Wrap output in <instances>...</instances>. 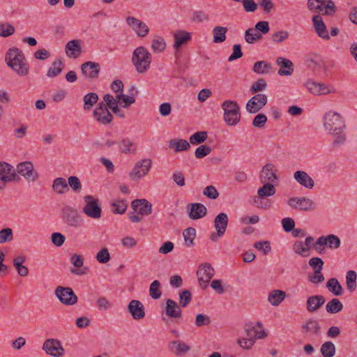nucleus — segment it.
<instances>
[{
	"mask_svg": "<svg viewBox=\"0 0 357 357\" xmlns=\"http://www.w3.org/2000/svg\"><path fill=\"white\" fill-rule=\"evenodd\" d=\"M323 125L327 133L333 138V146H339L347 139L344 118L337 112H327L323 116Z\"/></svg>",
	"mask_w": 357,
	"mask_h": 357,
	"instance_id": "f257e3e1",
	"label": "nucleus"
},
{
	"mask_svg": "<svg viewBox=\"0 0 357 357\" xmlns=\"http://www.w3.org/2000/svg\"><path fill=\"white\" fill-rule=\"evenodd\" d=\"M5 61L8 67L18 75L26 76L29 73V64L23 52L17 47L9 49L5 56Z\"/></svg>",
	"mask_w": 357,
	"mask_h": 357,
	"instance_id": "f03ea898",
	"label": "nucleus"
},
{
	"mask_svg": "<svg viewBox=\"0 0 357 357\" xmlns=\"http://www.w3.org/2000/svg\"><path fill=\"white\" fill-rule=\"evenodd\" d=\"M131 61L138 73H145L150 68L151 53L144 47H138L133 51Z\"/></svg>",
	"mask_w": 357,
	"mask_h": 357,
	"instance_id": "7ed1b4c3",
	"label": "nucleus"
},
{
	"mask_svg": "<svg viewBox=\"0 0 357 357\" xmlns=\"http://www.w3.org/2000/svg\"><path fill=\"white\" fill-rule=\"evenodd\" d=\"M61 218L68 226L73 228L80 227L84 220L79 211L69 205L64 206L61 210Z\"/></svg>",
	"mask_w": 357,
	"mask_h": 357,
	"instance_id": "20e7f679",
	"label": "nucleus"
},
{
	"mask_svg": "<svg viewBox=\"0 0 357 357\" xmlns=\"http://www.w3.org/2000/svg\"><path fill=\"white\" fill-rule=\"evenodd\" d=\"M224 110V120L230 126L236 125L241 120L240 108L234 100H225L222 104Z\"/></svg>",
	"mask_w": 357,
	"mask_h": 357,
	"instance_id": "39448f33",
	"label": "nucleus"
},
{
	"mask_svg": "<svg viewBox=\"0 0 357 357\" xmlns=\"http://www.w3.org/2000/svg\"><path fill=\"white\" fill-rule=\"evenodd\" d=\"M83 201L84 202L82 208L83 213L91 219H100L102 216V208L99 199L92 195H85Z\"/></svg>",
	"mask_w": 357,
	"mask_h": 357,
	"instance_id": "423d86ee",
	"label": "nucleus"
},
{
	"mask_svg": "<svg viewBox=\"0 0 357 357\" xmlns=\"http://www.w3.org/2000/svg\"><path fill=\"white\" fill-rule=\"evenodd\" d=\"M287 204L292 208L301 211H314L317 204L310 198L306 197H294L287 200Z\"/></svg>",
	"mask_w": 357,
	"mask_h": 357,
	"instance_id": "0eeeda50",
	"label": "nucleus"
},
{
	"mask_svg": "<svg viewBox=\"0 0 357 357\" xmlns=\"http://www.w3.org/2000/svg\"><path fill=\"white\" fill-rule=\"evenodd\" d=\"M215 275V270L209 263H204L201 264L197 271V275L200 287L202 289H206L210 280Z\"/></svg>",
	"mask_w": 357,
	"mask_h": 357,
	"instance_id": "6e6552de",
	"label": "nucleus"
},
{
	"mask_svg": "<svg viewBox=\"0 0 357 357\" xmlns=\"http://www.w3.org/2000/svg\"><path fill=\"white\" fill-rule=\"evenodd\" d=\"M42 349L47 355L53 357H62L65 353L61 342L58 339L54 338L45 340Z\"/></svg>",
	"mask_w": 357,
	"mask_h": 357,
	"instance_id": "1a4fd4ad",
	"label": "nucleus"
},
{
	"mask_svg": "<svg viewBox=\"0 0 357 357\" xmlns=\"http://www.w3.org/2000/svg\"><path fill=\"white\" fill-rule=\"evenodd\" d=\"M151 164L150 159H143L136 162L133 169L129 173L130 178L137 181L146 176L151 169Z\"/></svg>",
	"mask_w": 357,
	"mask_h": 357,
	"instance_id": "9d476101",
	"label": "nucleus"
},
{
	"mask_svg": "<svg viewBox=\"0 0 357 357\" xmlns=\"http://www.w3.org/2000/svg\"><path fill=\"white\" fill-rule=\"evenodd\" d=\"M55 295L59 301L66 305H73L77 302V296L70 287L59 286L55 289Z\"/></svg>",
	"mask_w": 357,
	"mask_h": 357,
	"instance_id": "9b49d317",
	"label": "nucleus"
},
{
	"mask_svg": "<svg viewBox=\"0 0 357 357\" xmlns=\"http://www.w3.org/2000/svg\"><path fill=\"white\" fill-rule=\"evenodd\" d=\"M15 171L29 182H34L39 177L38 173L34 170L33 165L30 161L19 163Z\"/></svg>",
	"mask_w": 357,
	"mask_h": 357,
	"instance_id": "f8f14e48",
	"label": "nucleus"
},
{
	"mask_svg": "<svg viewBox=\"0 0 357 357\" xmlns=\"http://www.w3.org/2000/svg\"><path fill=\"white\" fill-rule=\"evenodd\" d=\"M0 180L5 184L11 181L18 182L20 181V177L11 165L6 162H0Z\"/></svg>",
	"mask_w": 357,
	"mask_h": 357,
	"instance_id": "ddd939ff",
	"label": "nucleus"
},
{
	"mask_svg": "<svg viewBox=\"0 0 357 357\" xmlns=\"http://www.w3.org/2000/svg\"><path fill=\"white\" fill-rule=\"evenodd\" d=\"M95 119L102 125H107L110 123L114 117L109 112L104 102H99L97 107L93 112Z\"/></svg>",
	"mask_w": 357,
	"mask_h": 357,
	"instance_id": "4468645a",
	"label": "nucleus"
},
{
	"mask_svg": "<svg viewBox=\"0 0 357 357\" xmlns=\"http://www.w3.org/2000/svg\"><path fill=\"white\" fill-rule=\"evenodd\" d=\"M268 98L265 94L257 93L252 96L246 104V110L250 114H255L261 110L267 103Z\"/></svg>",
	"mask_w": 357,
	"mask_h": 357,
	"instance_id": "2eb2a0df",
	"label": "nucleus"
},
{
	"mask_svg": "<svg viewBox=\"0 0 357 357\" xmlns=\"http://www.w3.org/2000/svg\"><path fill=\"white\" fill-rule=\"evenodd\" d=\"M278 169L272 163H266L259 174V179L261 183H275L278 180Z\"/></svg>",
	"mask_w": 357,
	"mask_h": 357,
	"instance_id": "dca6fc26",
	"label": "nucleus"
},
{
	"mask_svg": "<svg viewBox=\"0 0 357 357\" xmlns=\"http://www.w3.org/2000/svg\"><path fill=\"white\" fill-rule=\"evenodd\" d=\"M131 208L142 216L149 215L152 213V204L146 199H137L131 202Z\"/></svg>",
	"mask_w": 357,
	"mask_h": 357,
	"instance_id": "f3484780",
	"label": "nucleus"
},
{
	"mask_svg": "<svg viewBox=\"0 0 357 357\" xmlns=\"http://www.w3.org/2000/svg\"><path fill=\"white\" fill-rule=\"evenodd\" d=\"M188 217L191 220L200 219L207 214L206 207L201 203L189 204L187 207Z\"/></svg>",
	"mask_w": 357,
	"mask_h": 357,
	"instance_id": "a211bd4d",
	"label": "nucleus"
},
{
	"mask_svg": "<svg viewBox=\"0 0 357 357\" xmlns=\"http://www.w3.org/2000/svg\"><path fill=\"white\" fill-rule=\"evenodd\" d=\"M81 70L84 77L94 79L98 77L100 71V66L98 63L86 61L82 64Z\"/></svg>",
	"mask_w": 357,
	"mask_h": 357,
	"instance_id": "6ab92c4d",
	"label": "nucleus"
},
{
	"mask_svg": "<svg viewBox=\"0 0 357 357\" xmlns=\"http://www.w3.org/2000/svg\"><path fill=\"white\" fill-rule=\"evenodd\" d=\"M126 22L139 37H145L149 31L148 26L144 22L134 17H128Z\"/></svg>",
	"mask_w": 357,
	"mask_h": 357,
	"instance_id": "aec40b11",
	"label": "nucleus"
},
{
	"mask_svg": "<svg viewBox=\"0 0 357 357\" xmlns=\"http://www.w3.org/2000/svg\"><path fill=\"white\" fill-rule=\"evenodd\" d=\"M128 311L133 319L139 320L145 317V308L142 302L132 300L128 305Z\"/></svg>",
	"mask_w": 357,
	"mask_h": 357,
	"instance_id": "412c9836",
	"label": "nucleus"
},
{
	"mask_svg": "<svg viewBox=\"0 0 357 357\" xmlns=\"http://www.w3.org/2000/svg\"><path fill=\"white\" fill-rule=\"evenodd\" d=\"M177 307H178V305L172 299H167L166 301L165 315L168 318L167 319L163 317V321L169 327H171L173 324V321L171 319V318L178 317V311L176 310Z\"/></svg>",
	"mask_w": 357,
	"mask_h": 357,
	"instance_id": "4be33fe9",
	"label": "nucleus"
},
{
	"mask_svg": "<svg viewBox=\"0 0 357 357\" xmlns=\"http://www.w3.org/2000/svg\"><path fill=\"white\" fill-rule=\"evenodd\" d=\"M312 22L315 32L318 36L324 40H329L330 36L322 17L319 15H314L312 17Z\"/></svg>",
	"mask_w": 357,
	"mask_h": 357,
	"instance_id": "5701e85b",
	"label": "nucleus"
},
{
	"mask_svg": "<svg viewBox=\"0 0 357 357\" xmlns=\"http://www.w3.org/2000/svg\"><path fill=\"white\" fill-rule=\"evenodd\" d=\"M294 180L307 189H312L314 181L312 178L305 171L298 170L294 174Z\"/></svg>",
	"mask_w": 357,
	"mask_h": 357,
	"instance_id": "b1692460",
	"label": "nucleus"
},
{
	"mask_svg": "<svg viewBox=\"0 0 357 357\" xmlns=\"http://www.w3.org/2000/svg\"><path fill=\"white\" fill-rule=\"evenodd\" d=\"M305 85L308 91L314 95L319 96L331 93V91L328 89V86L324 83L309 80L306 82Z\"/></svg>",
	"mask_w": 357,
	"mask_h": 357,
	"instance_id": "393cba45",
	"label": "nucleus"
},
{
	"mask_svg": "<svg viewBox=\"0 0 357 357\" xmlns=\"http://www.w3.org/2000/svg\"><path fill=\"white\" fill-rule=\"evenodd\" d=\"M65 51L68 57L77 59L82 54L81 41L79 40L68 41L65 46Z\"/></svg>",
	"mask_w": 357,
	"mask_h": 357,
	"instance_id": "a878e982",
	"label": "nucleus"
},
{
	"mask_svg": "<svg viewBox=\"0 0 357 357\" xmlns=\"http://www.w3.org/2000/svg\"><path fill=\"white\" fill-rule=\"evenodd\" d=\"M326 299L321 295H314L308 297L306 301V309L309 312H317L325 303Z\"/></svg>",
	"mask_w": 357,
	"mask_h": 357,
	"instance_id": "bb28decb",
	"label": "nucleus"
},
{
	"mask_svg": "<svg viewBox=\"0 0 357 357\" xmlns=\"http://www.w3.org/2000/svg\"><path fill=\"white\" fill-rule=\"evenodd\" d=\"M276 63L280 66V69L278 70V73L280 76H289L291 75L294 72L293 63L283 57H278L276 60Z\"/></svg>",
	"mask_w": 357,
	"mask_h": 357,
	"instance_id": "cd10ccee",
	"label": "nucleus"
},
{
	"mask_svg": "<svg viewBox=\"0 0 357 357\" xmlns=\"http://www.w3.org/2000/svg\"><path fill=\"white\" fill-rule=\"evenodd\" d=\"M229 218L225 213H220L214 219V227L219 235H224L228 225Z\"/></svg>",
	"mask_w": 357,
	"mask_h": 357,
	"instance_id": "c85d7f7f",
	"label": "nucleus"
},
{
	"mask_svg": "<svg viewBox=\"0 0 357 357\" xmlns=\"http://www.w3.org/2000/svg\"><path fill=\"white\" fill-rule=\"evenodd\" d=\"M103 100L107 109H110L115 114L121 118L124 117L123 112L118 107L119 102L116 98H114L111 94H105Z\"/></svg>",
	"mask_w": 357,
	"mask_h": 357,
	"instance_id": "c756f323",
	"label": "nucleus"
},
{
	"mask_svg": "<svg viewBox=\"0 0 357 357\" xmlns=\"http://www.w3.org/2000/svg\"><path fill=\"white\" fill-rule=\"evenodd\" d=\"M301 331L305 334L311 333L316 336H319L321 333V326L317 320L310 319L301 326Z\"/></svg>",
	"mask_w": 357,
	"mask_h": 357,
	"instance_id": "7c9ffc66",
	"label": "nucleus"
},
{
	"mask_svg": "<svg viewBox=\"0 0 357 357\" xmlns=\"http://www.w3.org/2000/svg\"><path fill=\"white\" fill-rule=\"evenodd\" d=\"M252 70L259 75H265L272 73L274 72V69L271 63H268L266 61H259L254 63Z\"/></svg>",
	"mask_w": 357,
	"mask_h": 357,
	"instance_id": "2f4dec72",
	"label": "nucleus"
},
{
	"mask_svg": "<svg viewBox=\"0 0 357 357\" xmlns=\"http://www.w3.org/2000/svg\"><path fill=\"white\" fill-rule=\"evenodd\" d=\"M321 236L323 237V239L319 241L320 243L321 241H323L324 243H322L321 245L328 246V248L331 250H336L340 247L341 241L337 236L335 234H328V236Z\"/></svg>",
	"mask_w": 357,
	"mask_h": 357,
	"instance_id": "473e14b6",
	"label": "nucleus"
},
{
	"mask_svg": "<svg viewBox=\"0 0 357 357\" xmlns=\"http://www.w3.org/2000/svg\"><path fill=\"white\" fill-rule=\"evenodd\" d=\"M286 293L282 290L275 289L269 292L268 301L273 306H278L285 298Z\"/></svg>",
	"mask_w": 357,
	"mask_h": 357,
	"instance_id": "72a5a7b5",
	"label": "nucleus"
},
{
	"mask_svg": "<svg viewBox=\"0 0 357 357\" xmlns=\"http://www.w3.org/2000/svg\"><path fill=\"white\" fill-rule=\"evenodd\" d=\"M52 189L56 193L62 195L69 190V187L65 178L58 177L53 181Z\"/></svg>",
	"mask_w": 357,
	"mask_h": 357,
	"instance_id": "f704fd0d",
	"label": "nucleus"
},
{
	"mask_svg": "<svg viewBox=\"0 0 357 357\" xmlns=\"http://www.w3.org/2000/svg\"><path fill=\"white\" fill-rule=\"evenodd\" d=\"M264 185L257 190V196L265 198L274 195L276 192L274 183H263Z\"/></svg>",
	"mask_w": 357,
	"mask_h": 357,
	"instance_id": "c9c22d12",
	"label": "nucleus"
},
{
	"mask_svg": "<svg viewBox=\"0 0 357 357\" xmlns=\"http://www.w3.org/2000/svg\"><path fill=\"white\" fill-rule=\"evenodd\" d=\"M326 288L335 296H340L343 293V288L337 279L333 278L328 280Z\"/></svg>",
	"mask_w": 357,
	"mask_h": 357,
	"instance_id": "e433bc0d",
	"label": "nucleus"
},
{
	"mask_svg": "<svg viewBox=\"0 0 357 357\" xmlns=\"http://www.w3.org/2000/svg\"><path fill=\"white\" fill-rule=\"evenodd\" d=\"M63 67H64V65H63V63L61 59H59L54 61L52 63L49 70H47V76L48 77H56L62 72Z\"/></svg>",
	"mask_w": 357,
	"mask_h": 357,
	"instance_id": "4c0bfd02",
	"label": "nucleus"
},
{
	"mask_svg": "<svg viewBox=\"0 0 357 357\" xmlns=\"http://www.w3.org/2000/svg\"><path fill=\"white\" fill-rule=\"evenodd\" d=\"M196 229L194 227H188L183 230V236L184 239V245L188 247L194 245V240L196 237Z\"/></svg>",
	"mask_w": 357,
	"mask_h": 357,
	"instance_id": "58836bf2",
	"label": "nucleus"
},
{
	"mask_svg": "<svg viewBox=\"0 0 357 357\" xmlns=\"http://www.w3.org/2000/svg\"><path fill=\"white\" fill-rule=\"evenodd\" d=\"M227 28L221 26H216L213 29V42L220 43L226 40Z\"/></svg>",
	"mask_w": 357,
	"mask_h": 357,
	"instance_id": "ea45409f",
	"label": "nucleus"
},
{
	"mask_svg": "<svg viewBox=\"0 0 357 357\" xmlns=\"http://www.w3.org/2000/svg\"><path fill=\"white\" fill-rule=\"evenodd\" d=\"M119 146L121 151L125 154L134 153L137 149L135 144L129 139H123Z\"/></svg>",
	"mask_w": 357,
	"mask_h": 357,
	"instance_id": "a19ab883",
	"label": "nucleus"
},
{
	"mask_svg": "<svg viewBox=\"0 0 357 357\" xmlns=\"http://www.w3.org/2000/svg\"><path fill=\"white\" fill-rule=\"evenodd\" d=\"M343 309V304L337 298H333L326 305V310L331 314H336Z\"/></svg>",
	"mask_w": 357,
	"mask_h": 357,
	"instance_id": "79ce46f5",
	"label": "nucleus"
},
{
	"mask_svg": "<svg viewBox=\"0 0 357 357\" xmlns=\"http://www.w3.org/2000/svg\"><path fill=\"white\" fill-rule=\"evenodd\" d=\"M84 109L90 110L98 100V96L96 93L91 92L86 94L83 98Z\"/></svg>",
	"mask_w": 357,
	"mask_h": 357,
	"instance_id": "37998d69",
	"label": "nucleus"
},
{
	"mask_svg": "<svg viewBox=\"0 0 357 357\" xmlns=\"http://www.w3.org/2000/svg\"><path fill=\"white\" fill-rule=\"evenodd\" d=\"M335 346L331 341L324 342L320 348L321 354L324 357H333L335 356Z\"/></svg>",
	"mask_w": 357,
	"mask_h": 357,
	"instance_id": "c03bdc74",
	"label": "nucleus"
},
{
	"mask_svg": "<svg viewBox=\"0 0 357 357\" xmlns=\"http://www.w3.org/2000/svg\"><path fill=\"white\" fill-rule=\"evenodd\" d=\"M357 274L354 271H349L346 275V284L347 289L353 292L357 287Z\"/></svg>",
	"mask_w": 357,
	"mask_h": 357,
	"instance_id": "a18cd8bd",
	"label": "nucleus"
},
{
	"mask_svg": "<svg viewBox=\"0 0 357 357\" xmlns=\"http://www.w3.org/2000/svg\"><path fill=\"white\" fill-rule=\"evenodd\" d=\"M112 211L115 214H123L128 208V204L126 200H116L111 204Z\"/></svg>",
	"mask_w": 357,
	"mask_h": 357,
	"instance_id": "49530a36",
	"label": "nucleus"
},
{
	"mask_svg": "<svg viewBox=\"0 0 357 357\" xmlns=\"http://www.w3.org/2000/svg\"><path fill=\"white\" fill-rule=\"evenodd\" d=\"M262 38L261 34L252 28L245 31V40L248 43L252 44Z\"/></svg>",
	"mask_w": 357,
	"mask_h": 357,
	"instance_id": "de8ad7c7",
	"label": "nucleus"
},
{
	"mask_svg": "<svg viewBox=\"0 0 357 357\" xmlns=\"http://www.w3.org/2000/svg\"><path fill=\"white\" fill-rule=\"evenodd\" d=\"M160 282L158 280H154L149 287V296L154 300H158L161 297Z\"/></svg>",
	"mask_w": 357,
	"mask_h": 357,
	"instance_id": "09e8293b",
	"label": "nucleus"
},
{
	"mask_svg": "<svg viewBox=\"0 0 357 357\" xmlns=\"http://www.w3.org/2000/svg\"><path fill=\"white\" fill-rule=\"evenodd\" d=\"M207 139V132L206 131H199L194 133L190 137V143L194 145L203 143Z\"/></svg>",
	"mask_w": 357,
	"mask_h": 357,
	"instance_id": "8fccbe9b",
	"label": "nucleus"
},
{
	"mask_svg": "<svg viewBox=\"0 0 357 357\" xmlns=\"http://www.w3.org/2000/svg\"><path fill=\"white\" fill-rule=\"evenodd\" d=\"M165 43L164 39L159 36H155L152 41L151 48L155 52H162L165 49Z\"/></svg>",
	"mask_w": 357,
	"mask_h": 357,
	"instance_id": "3c124183",
	"label": "nucleus"
},
{
	"mask_svg": "<svg viewBox=\"0 0 357 357\" xmlns=\"http://www.w3.org/2000/svg\"><path fill=\"white\" fill-rule=\"evenodd\" d=\"M15 33V27L6 22V23H0V36L6 38Z\"/></svg>",
	"mask_w": 357,
	"mask_h": 357,
	"instance_id": "603ef678",
	"label": "nucleus"
},
{
	"mask_svg": "<svg viewBox=\"0 0 357 357\" xmlns=\"http://www.w3.org/2000/svg\"><path fill=\"white\" fill-rule=\"evenodd\" d=\"M267 87V84L264 79L259 78L251 86L250 91L252 93H257L259 91L265 90Z\"/></svg>",
	"mask_w": 357,
	"mask_h": 357,
	"instance_id": "864d4df0",
	"label": "nucleus"
},
{
	"mask_svg": "<svg viewBox=\"0 0 357 357\" xmlns=\"http://www.w3.org/2000/svg\"><path fill=\"white\" fill-rule=\"evenodd\" d=\"M68 185L75 192H79L82 188V185L79 178L75 176H71L68 178Z\"/></svg>",
	"mask_w": 357,
	"mask_h": 357,
	"instance_id": "5fc2aeb1",
	"label": "nucleus"
},
{
	"mask_svg": "<svg viewBox=\"0 0 357 357\" xmlns=\"http://www.w3.org/2000/svg\"><path fill=\"white\" fill-rule=\"evenodd\" d=\"M307 8L316 13H323V2L321 0H308L307 3Z\"/></svg>",
	"mask_w": 357,
	"mask_h": 357,
	"instance_id": "6e6d98bb",
	"label": "nucleus"
},
{
	"mask_svg": "<svg viewBox=\"0 0 357 357\" xmlns=\"http://www.w3.org/2000/svg\"><path fill=\"white\" fill-rule=\"evenodd\" d=\"M13 239V233L12 229L7 227L0 230V244L6 242H10Z\"/></svg>",
	"mask_w": 357,
	"mask_h": 357,
	"instance_id": "4d7b16f0",
	"label": "nucleus"
},
{
	"mask_svg": "<svg viewBox=\"0 0 357 357\" xmlns=\"http://www.w3.org/2000/svg\"><path fill=\"white\" fill-rule=\"evenodd\" d=\"M289 36V33L287 31L280 30L274 33L271 36V40L275 43H281L287 40Z\"/></svg>",
	"mask_w": 357,
	"mask_h": 357,
	"instance_id": "13d9d810",
	"label": "nucleus"
},
{
	"mask_svg": "<svg viewBox=\"0 0 357 357\" xmlns=\"http://www.w3.org/2000/svg\"><path fill=\"white\" fill-rule=\"evenodd\" d=\"M247 335L249 337H253L256 339H262L267 336L266 333L264 330L258 331L255 327H252L250 329H247Z\"/></svg>",
	"mask_w": 357,
	"mask_h": 357,
	"instance_id": "bf43d9fd",
	"label": "nucleus"
},
{
	"mask_svg": "<svg viewBox=\"0 0 357 357\" xmlns=\"http://www.w3.org/2000/svg\"><path fill=\"white\" fill-rule=\"evenodd\" d=\"M253 246L257 250L263 252L264 255H267L271 250V243L268 241L255 242Z\"/></svg>",
	"mask_w": 357,
	"mask_h": 357,
	"instance_id": "052dcab7",
	"label": "nucleus"
},
{
	"mask_svg": "<svg viewBox=\"0 0 357 357\" xmlns=\"http://www.w3.org/2000/svg\"><path fill=\"white\" fill-rule=\"evenodd\" d=\"M116 97L119 101L122 100V102L124 103L122 105V107L125 108L129 107L130 105L135 102V96L132 94L130 96H126L123 93H120L116 95Z\"/></svg>",
	"mask_w": 357,
	"mask_h": 357,
	"instance_id": "680f3d73",
	"label": "nucleus"
},
{
	"mask_svg": "<svg viewBox=\"0 0 357 357\" xmlns=\"http://www.w3.org/2000/svg\"><path fill=\"white\" fill-rule=\"evenodd\" d=\"M211 148L207 145H201L198 146L195 152V157L201 159L208 155L211 152Z\"/></svg>",
	"mask_w": 357,
	"mask_h": 357,
	"instance_id": "e2e57ef3",
	"label": "nucleus"
},
{
	"mask_svg": "<svg viewBox=\"0 0 357 357\" xmlns=\"http://www.w3.org/2000/svg\"><path fill=\"white\" fill-rule=\"evenodd\" d=\"M267 121V117L264 114H258L252 121V126L255 128H264Z\"/></svg>",
	"mask_w": 357,
	"mask_h": 357,
	"instance_id": "0e129e2a",
	"label": "nucleus"
},
{
	"mask_svg": "<svg viewBox=\"0 0 357 357\" xmlns=\"http://www.w3.org/2000/svg\"><path fill=\"white\" fill-rule=\"evenodd\" d=\"M96 303L100 310L107 311L112 307V303L104 296L100 297Z\"/></svg>",
	"mask_w": 357,
	"mask_h": 357,
	"instance_id": "69168bd1",
	"label": "nucleus"
},
{
	"mask_svg": "<svg viewBox=\"0 0 357 357\" xmlns=\"http://www.w3.org/2000/svg\"><path fill=\"white\" fill-rule=\"evenodd\" d=\"M96 259L101 264H105L110 259L108 250L105 248L101 249L96 255Z\"/></svg>",
	"mask_w": 357,
	"mask_h": 357,
	"instance_id": "338daca9",
	"label": "nucleus"
},
{
	"mask_svg": "<svg viewBox=\"0 0 357 357\" xmlns=\"http://www.w3.org/2000/svg\"><path fill=\"white\" fill-rule=\"evenodd\" d=\"M203 195L211 199H215L219 196L218 190L213 185L206 187L203 190Z\"/></svg>",
	"mask_w": 357,
	"mask_h": 357,
	"instance_id": "774afa93",
	"label": "nucleus"
}]
</instances>
